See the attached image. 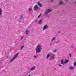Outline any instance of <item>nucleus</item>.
Masks as SVG:
<instances>
[{"mask_svg":"<svg viewBox=\"0 0 76 76\" xmlns=\"http://www.w3.org/2000/svg\"><path fill=\"white\" fill-rule=\"evenodd\" d=\"M2 13V10L0 9V16L1 15V13Z\"/></svg>","mask_w":76,"mask_h":76,"instance_id":"15","label":"nucleus"},{"mask_svg":"<svg viewBox=\"0 0 76 76\" xmlns=\"http://www.w3.org/2000/svg\"><path fill=\"white\" fill-rule=\"evenodd\" d=\"M34 58H37V56H34Z\"/></svg>","mask_w":76,"mask_h":76,"instance_id":"27","label":"nucleus"},{"mask_svg":"<svg viewBox=\"0 0 76 76\" xmlns=\"http://www.w3.org/2000/svg\"><path fill=\"white\" fill-rule=\"evenodd\" d=\"M41 23H42V20H40L39 21V23L40 25V24H41Z\"/></svg>","mask_w":76,"mask_h":76,"instance_id":"14","label":"nucleus"},{"mask_svg":"<svg viewBox=\"0 0 76 76\" xmlns=\"http://www.w3.org/2000/svg\"><path fill=\"white\" fill-rule=\"evenodd\" d=\"M54 56L53 55H52L50 58V60H53L54 59Z\"/></svg>","mask_w":76,"mask_h":76,"instance_id":"5","label":"nucleus"},{"mask_svg":"<svg viewBox=\"0 0 76 76\" xmlns=\"http://www.w3.org/2000/svg\"><path fill=\"white\" fill-rule=\"evenodd\" d=\"M22 18H23V15H21L20 19V20L22 19Z\"/></svg>","mask_w":76,"mask_h":76,"instance_id":"17","label":"nucleus"},{"mask_svg":"<svg viewBox=\"0 0 76 76\" xmlns=\"http://www.w3.org/2000/svg\"><path fill=\"white\" fill-rule=\"evenodd\" d=\"M58 33H60V31H59L58 32Z\"/></svg>","mask_w":76,"mask_h":76,"instance_id":"32","label":"nucleus"},{"mask_svg":"<svg viewBox=\"0 0 76 76\" xmlns=\"http://www.w3.org/2000/svg\"><path fill=\"white\" fill-rule=\"evenodd\" d=\"M48 26L47 25H45L43 28V30H45L46 29H48Z\"/></svg>","mask_w":76,"mask_h":76,"instance_id":"4","label":"nucleus"},{"mask_svg":"<svg viewBox=\"0 0 76 76\" xmlns=\"http://www.w3.org/2000/svg\"><path fill=\"white\" fill-rule=\"evenodd\" d=\"M58 66H62V65L60 64H58Z\"/></svg>","mask_w":76,"mask_h":76,"instance_id":"26","label":"nucleus"},{"mask_svg":"<svg viewBox=\"0 0 76 76\" xmlns=\"http://www.w3.org/2000/svg\"><path fill=\"white\" fill-rule=\"evenodd\" d=\"M34 10H37V9H38V6L37 5H35V6H34Z\"/></svg>","mask_w":76,"mask_h":76,"instance_id":"6","label":"nucleus"},{"mask_svg":"<svg viewBox=\"0 0 76 76\" xmlns=\"http://www.w3.org/2000/svg\"><path fill=\"white\" fill-rule=\"evenodd\" d=\"M21 38H22L21 39V40H22V39L23 38V36H21Z\"/></svg>","mask_w":76,"mask_h":76,"instance_id":"23","label":"nucleus"},{"mask_svg":"<svg viewBox=\"0 0 76 76\" xmlns=\"http://www.w3.org/2000/svg\"><path fill=\"white\" fill-rule=\"evenodd\" d=\"M56 39V38L55 37L53 38V39H52V40L53 41V40H54Z\"/></svg>","mask_w":76,"mask_h":76,"instance_id":"22","label":"nucleus"},{"mask_svg":"<svg viewBox=\"0 0 76 76\" xmlns=\"http://www.w3.org/2000/svg\"><path fill=\"white\" fill-rule=\"evenodd\" d=\"M18 55H19V53H18L17 54L15 55L14 58H13L10 61L11 62H12V61H13V60H15V58H17V57H18Z\"/></svg>","mask_w":76,"mask_h":76,"instance_id":"3","label":"nucleus"},{"mask_svg":"<svg viewBox=\"0 0 76 76\" xmlns=\"http://www.w3.org/2000/svg\"><path fill=\"white\" fill-rule=\"evenodd\" d=\"M41 13H40V14L38 17V18H39L41 17Z\"/></svg>","mask_w":76,"mask_h":76,"instance_id":"19","label":"nucleus"},{"mask_svg":"<svg viewBox=\"0 0 76 76\" xmlns=\"http://www.w3.org/2000/svg\"><path fill=\"white\" fill-rule=\"evenodd\" d=\"M56 51H57L56 50H54V53H56Z\"/></svg>","mask_w":76,"mask_h":76,"instance_id":"24","label":"nucleus"},{"mask_svg":"<svg viewBox=\"0 0 76 76\" xmlns=\"http://www.w3.org/2000/svg\"><path fill=\"white\" fill-rule=\"evenodd\" d=\"M6 58H7V59H9V56H7L6 57Z\"/></svg>","mask_w":76,"mask_h":76,"instance_id":"21","label":"nucleus"},{"mask_svg":"<svg viewBox=\"0 0 76 76\" xmlns=\"http://www.w3.org/2000/svg\"><path fill=\"white\" fill-rule=\"evenodd\" d=\"M51 2H53V0H51Z\"/></svg>","mask_w":76,"mask_h":76,"instance_id":"28","label":"nucleus"},{"mask_svg":"<svg viewBox=\"0 0 76 76\" xmlns=\"http://www.w3.org/2000/svg\"><path fill=\"white\" fill-rule=\"evenodd\" d=\"M36 68V66H33L32 68H31L30 69V70H31V71H32V70H34L35 69V68Z\"/></svg>","mask_w":76,"mask_h":76,"instance_id":"7","label":"nucleus"},{"mask_svg":"<svg viewBox=\"0 0 76 76\" xmlns=\"http://www.w3.org/2000/svg\"><path fill=\"white\" fill-rule=\"evenodd\" d=\"M42 47V46L40 44H39L37 45L36 47V53H40L41 51V48Z\"/></svg>","mask_w":76,"mask_h":76,"instance_id":"1","label":"nucleus"},{"mask_svg":"<svg viewBox=\"0 0 76 76\" xmlns=\"http://www.w3.org/2000/svg\"><path fill=\"white\" fill-rule=\"evenodd\" d=\"M28 76H31V75H28Z\"/></svg>","mask_w":76,"mask_h":76,"instance_id":"31","label":"nucleus"},{"mask_svg":"<svg viewBox=\"0 0 76 76\" xmlns=\"http://www.w3.org/2000/svg\"><path fill=\"white\" fill-rule=\"evenodd\" d=\"M52 11V10L50 9L47 10L45 12V15H48L49 13H50V12Z\"/></svg>","mask_w":76,"mask_h":76,"instance_id":"2","label":"nucleus"},{"mask_svg":"<svg viewBox=\"0 0 76 76\" xmlns=\"http://www.w3.org/2000/svg\"><path fill=\"white\" fill-rule=\"evenodd\" d=\"M30 32H31L30 30H27L26 31V35L28 34Z\"/></svg>","mask_w":76,"mask_h":76,"instance_id":"8","label":"nucleus"},{"mask_svg":"<svg viewBox=\"0 0 76 76\" xmlns=\"http://www.w3.org/2000/svg\"><path fill=\"white\" fill-rule=\"evenodd\" d=\"M61 64H64V62L63 61V60L62 59L61 61Z\"/></svg>","mask_w":76,"mask_h":76,"instance_id":"12","label":"nucleus"},{"mask_svg":"<svg viewBox=\"0 0 76 76\" xmlns=\"http://www.w3.org/2000/svg\"><path fill=\"white\" fill-rule=\"evenodd\" d=\"M12 48H11V50Z\"/></svg>","mask_w":76,"mask_h":76,"instance_id":"34","label":"nucleus"},{"mask_svg":"<svg viewBox=\"0 0 76 76\" xmlns=\"http://www.w3.org/2000/svg\"><path fill=\"white\" fill-rule=\"evenodd\" d=\"M38 6H39V7H42V4H41L39 2H38Z\"/></svg>","mask_w":76,"mask_h":76,"instance_id":"9","label":"nucleus"},{"mask_svg":"<svg viewBox=\"0 0 76 76\" xmlns=\"http://www.w3.org/2000/svg\"><path fill=\"white\" fill-rule=\"evenodd\" d=\"M35 22L36 23V22H37V20H36L35 21Z\"/></svg>","mask_w":76,"mask_h":76,"instance_id":"29","label":"nucleus"},{"mask_svg":"<svg viewBox=\"0 0 76 76\" xmlns=\"http://www.w3.org/2000/svg\"><path fill=\"white\" fill-rule=\"evenodd\" d=\"M69 55L70 57H71V54H69Z\"/></svg>","mask_w":76,"mask_h":76,"instance_id":"25","label":"nucleus"},{"mask_svg":"<svg viewBox=\"0 0 76 76\" xmlns=\"http://www.w3.org/2000/svg\"><path fill=\"white\" fill-rule=\"evenodd\" d=\"M50 54H48L47 55V57L46 58H47V59L48 58L50 57Z\"/></svg>","mask_w":76,"mask_h":76,"instance_id":"16","label":"nucleus"},{"mask_svg":"<svg viewBox=\"0 0 76 76\" xmlns=\"http://www.w3.org/2000/svg\"><path fill=\"white\" fill-rule=\"evenodd\" d=\"M32 8H29L28 9V11H32Z\"/></svg>","mask_w":76,"mask_h":76,"instance_id":"18","label":"nucleus"},{"mask_svg":"<svg viewBox=\"0 0 76 76\" xmlns=\"http://www.w3.org/2000/svg\"><path fill=\"white\" fill-rule=\"evenodd\" d=\"M66 1L67 2V1H68V0H66Z\"/></svg>","mask_w":76,"mask_h":76,"instance_id":"30","label":"nucleus"},{"mask_svg":"<svg viewBox=\"0 0 76 76\" xmlns=\"http://www.w3.org/2000/svg\"><path fill=\"white\" fill-rule=\"evenodd\" d=\"M24 47V46H23L21 47V50H22L23 48Z\"/></svg>","mask_w":76,"mask_h":76,"instance_id":"20","label":"nucleus"},{"mask_svg":"<svg viewBox=\"0 0 76 76\" xmlns=\"http://www.w3.org/2000/svg\"><path fill=\"white\" fill-rule=\"evenodd\" d=\"M63 3L62 1H61L59 3V5H62V4H63Z\"/></svg>","mask_w":76,"mask_h":76,"instance_id":"13","label":"nucleus"},{"mask_svg":"<svg viewBox=\"0 0 76 76\" xmlns=\"http://www.w3.org/2000/svg\"><path fill=\"white\" fill-rule=\"evenodd\" d=\"M74 68V67L73 66H71L69 68V69L70 70H73V69Z\"/></svg>","mask_w":76,"mask_h":76,"instance_id":"11","label":"nucleus"},{"mask_svg":"<svg viewBox=\"0 0 76 76\" xmlns=\"http://www.w3.org/2000/svg\"><path fill=\"white\" fill-rule=\"evenodd\" d=\"M69 61V60H66L65 61V62H64V63H65V64H66V63H68Z\"/></svg>","mask_w":76,"mask_h":76,"instance_id":"10","label":"nucleus"},{"mask_svg":"<svg viewBox=\"0 0 76 76\" xmlns=\"http://www.w3.org/2000/svg\"><path fill=\"white\" fill-rule=\"evenodd\" d=\"M0 69H1V67H0Z\"/></svg>","mask_w":76,"mask_h":76,"instance_id":"33","label":"nucleus"}]
</instances>
